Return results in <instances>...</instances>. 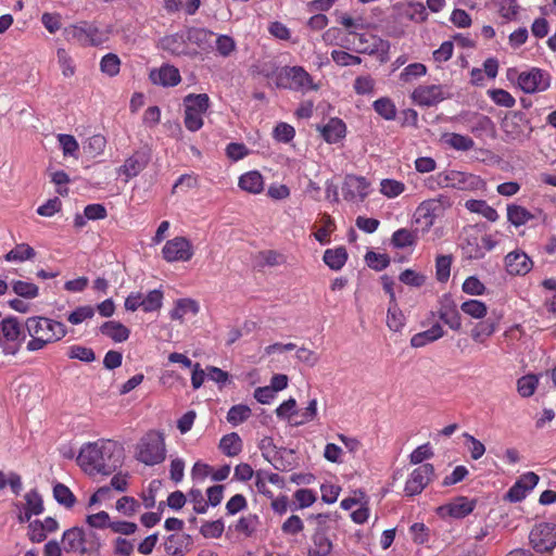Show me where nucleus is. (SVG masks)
I'll use <instances>...</instances> for the list:
<instances>
[{
	"label": "nucleus",
	"mask_w": 556,
	"mask_h": 556,
	"mask_svg": "<svg viewBox=\"0 0 556 556\" xmlns=\"http://www.w3.org/2000/svg\"><path fill=\"white\" fill-rule=\"evenodd\" d=\"M352 45L357 53L372 54L379 49L380 39L370 34L355 33Z\"/></svg>",
	"instance_id": "obj_26"
},
{
	"label": "nucleus",
	"mask_w": 556,
	"mask_h": 556,
	"mask_svg": "<svg viewBox=\"0 0 556 556\" xmlns=\"http://www.w3.org/2000/svg\"><path fill=\"white\" fill-rule=\"evenodd\" d=\"M387 325L392 331H401L405 325V317L397 307L396 302H394V304L390 303L387 314Z\"/></svg>",
	"instance_id": "obj_46"
},
{
	"label": "nucleus",
	"mask_w": 556,
	"mask_h": 556,
	"mask_svg": "<svg viewBox=\"0 0 556 556\" xmlns=\"http://www.w3.org/2000/svg\"><path fill=\"white\" fill-rule=\"evenodd\" d=\"M365 261L368 267L376 271H381L387 268L390 264V257L384 253H376L369 251L365 255Z\"/></svg>",
	"instance_id": "obj_51"
},
{
	"label": "nucleus",
	"mask_w": 556,
	"mask_h": 556,
	"mask_svg": "<svg viewBox=\"0 0 556 556\" xmlns=\"http://www.w3.org/2000/svg\"><path fill=\"white\" fill-rule=\"evenodd\" d=\"M332 549V543L323 531H316L312 538V544L308 547L307 556H329Z\"/></svg>",
	"instance_id": "obj_29"
},
{
	"label": "nucleus",
	"mask_w": 556,
	"mask_h": 556,
	"mask_svg": "<svg viewBox=\"0 0 556 556\" xmlns=\"http://www.w3.org/2000/svg\"><path fill=\"white\" fill-rule=\"evenodd\" d=\"M136 457L147 466L163 463L166 458L164 434L156 430L146 433L138 443Z\"/></svg>",
	"instance_id": "obj_4"
},
{
	"label": "nucleus",
	"mask_w": 556,
	"mask_h": 556,
	"mask_svg": "<svg viewBox=\"0 0 556 556\" xmlns=\"http://www.w3.org/2000/svg\"><path fill=\"white\" fill-rule=\"evenodd\" d=\"M276 85L279 88L302 93L318 89V85L314 83L313 77L302 66L281 67L276 75Z\"/></svg>",
	"instance_id": "obj_5"
},
{
	"label": "nucleus",
	"mask_w": 556,
	"mask_h": 556,
	"mask_svg": "<svg viewBox=\"0 0 556 556\" xmlns=\"http://www.w3.org/2000/svg\"><path fill=\"white\" fill-rule=\"evenodd\" d=\"M438 314L439 318L452 330L457 331L462 328V317L455 305H443Z\"/></svg>",
	"instance_id": "obj_35"
},
{
	"label": "nucleus",
	"mask_w": 556,
	"mask_h": 556,
	"mask_svg": "<svg viewBox=\"0 0 556 556\" xmlns=\"http://www.w3.org/2000/svg\"><path fill=\"white\" fill-rule=\"evenodd\" d=\"M518 85L527 93L541 92L549 87L551 76L547 72L533 67L519 74Z\"/></svg>",
	"instance_id": "obj_12"
},
{
	"label": "nucleus",
	"mask_w": 556,
	"mask_h": 556,
	"mask_svg": "<svg viewBox=\"0 0 556 556\" xmlns=\"http://www.w3.org/2000/svg\"><path fill=\"white\" fill-rule=\"evenodd\" d=\"M391 240L395 248L404 249L415 244L416 237L410 230L401 228L393 232Z\"/></svg>",
	"instance_id": "obj_50"
},
{
	"label": "nucleus",
	"mask_w": 556,
	"mask_h": 556,
	"mask_svg": "<svg viewBox=\"0 0 556 556\" xmlns=\"http://www.w3.org/2000/svg\"><path fill=\"white\" fill-rule=\"evenodd\" d=\"M26 334L17 318L8 317L0 321V348L5 355H15L23 342Z\"/></svg>",
	"instance_id": "obj_8"
},
{
	"label": "nucleus",
	"mask_w": 556,
	"mask_h": 556,
	"mask_svg": "<svg viewBox=\"0 0 556 556\" xmlns=\"http://www.w3.org/2000/svg\"><path fill=\"white\" fill-rule=\"evenodd\" d=\"M149 77L154 85L163 87L177 86L181 80L179 70L170 64H164L160 68L152 70Z\"/></svg>",
	"instance_id": "obj_20"
},
{
	"label": "nucleus",
	"mask_w": 556,
	"mask_h": 556,
	"mask_svg": "<svg viewBox=\"0 0 556 556\" xmlns=\"http://www.w3.org/2000/svg\"><path fill=\"white\" fill-rule=\"evenodd\" d=\"M460 309L463 313L475 319H482L488 313L486 305L479 300H468L463 302Z\"/></svg>",
	"instance_id": "obj_41"
},
{
	"label": "nucleus",
	"mask_w": 556,
	"mask_h": 556,
	"mask_svg": "<svg viewBox=\"0 0 556 556\" xmlns=\"http://www.w3.org/2000/svg\"><path fill=\"white\" fill-rule=\"evenodd\" d=\"M452 257L450 255H440L435 260L437 279L445 282L450 278Z\"/></svg>",
	"instance_id": "obj_61"
},
{
	"label": "nucleus",
	"mask_w": 556,
	"mask_h": 556,
	"mask_svg": "<svg viewBox=\"0 0 556 556\" xmlns=\"http://www.w3.org/2000/svg\"><path fill=\"white\" fill-rule=\"evenodd\" d=\"M216 50L219 55L227 58L236 50V41L228 35H219L215 40Z\"/></svg>",
	"instance_id": "obj_63"
},
{
	"label": "nucleus",
	"mask_w": 556,
	"mask_h": 556,
	"mask_svg": "<svg viewBox=\"0 0 556 556\" xmlns=\"http://www.w3.org/2000/svg\"><path fill=\"white\" fill-rule=\"evenodd\" d=\"M56 139L64 157L71 156L76 160L78 159L79 144L74 136L59 134Z\"/></svg>",
	"instance_id": "obj_37"
},
{
	"label": "nucleus",
	"mask_w": 556,
	"mask_h": 556,
	"mask_svg": "<svg viewBox=\"0 0 556 556\" xmlns=\"http://www.w3.org/2000/svg\"><path fill=\"white\" fill-rule=\"evenodd\" d=\"M530 544L538 553L549 552L556 547V525L540 522L529 534Z\"/></svg>",
	"instance_id": "obj_9"
},
{
	"label": "nucleus",
	"mask_w": 556,
	"mask_h": 556,
	"mask_svg": "<svg viewBox=\"0 0 556 556\" xmlns=\"http://www.w3.org/2000/svg\"><path fill=\"white\" fill-rule=\"evenodd\" d=\"M106 139L102 135H93L84 144V151L90 157H97L104 152Z\"/></svg>",
	"instance_id": "obj_44"
},
{
	"label": "nucleus",
	"mask_w": 556,
	"mask_h": 556,
	"mask_svg": "<svg viewBox=\"0 0 556 556\" xmlns=\"http://www.w3.org/2000/svg\"><path fill=\"white\" fill-rule=\"evenodd\" d=\"M151 150L148 147L136 150L124 164L118 168V174L124 175L126 180L138 176L150 163Z\"/></svg>",
	"instance_id": "obj_13"
},
{
	"label": "nucleus",
	"mask_w": 556,
	"mask_h": 556,
	"mask_svg": "<svg viewBox=\"0 0 556 556\" xmlns=\"http://www.w3.org/2000/svg\"><path fill=\"white\" fill-rule=\"evenodd\" d=\"M445 334L443 327L440 324L432 325L429 329L414 334L410 339L413 348H422L428 343L441 339Z\"/></svg>",
	"instance_id": "obj_27"
},
{
	"label": "nucleus",
	"mask_w": 556,
	"mask_h": 556,
	"mask_svg": "<svg viewBox=\"0 0 556 556\" xmlns=\"http://www.w3.org/2000/svg\"><path fill=\"white\" fill-rule=\"evenodd\" d=\"M293 497L300 509L307 508L317 501L316 492L311 489H299L294 492Z\"/></svg>",
	"instance_id": "obj_58"
},
{
	"label": "nucleus",
	"mask_w": 556,
	"mask_h": 556,
	"mask_svg": "<svg viewBox=\"0 0 556 556\" xmlns=\"http://www.w3.org/2000/svg\"><path fill=\"white\" fill-rule=\"evenodd\" d=\"M451 206V199L444 194L425 200L417 206L414 214V222L417 225H420L424 231H429L434 225L439 213Z\"/></svg>",
	"instance_id": "obj_7"
},
{
	"label": "nucleus",
	"mask_w": 556,
	"mask_h": 556,
	"mask_svg": "<svg viewBox=\"0 0 556 556\" xmlns=\"http://www.w3.org/2000/svg\"><path fill=\"white\" fill-rule=\"evenodd\" d=\"M273 136L276 141L288 143L294 138L295 130L290 124L281 122L274 128Z\"/></svg>",
	"instance_id": "obj_62"
},
{
	"label": "nucleus",
	"mask_w": 556,
	"mask_h": 556,
	"mask_svg": "<svg viewBox=\"0 0 556 556\" xmlns=\"http://www.w3.org/2000/svg\"><path fill=\"white\" fill-rule=\"evenodd\" d=\"M496 330L495 324L486 319L484 321L478 323L472 329H471V338L476 342L483 343L485 339L491 337Z\"/></svg>",
	"instance_id": "obj_42"
},
{
	"label": "nucleus",
	"mask_w": 556,
	"mask_h": 556,
	"mask_svg": "<svg viewBox=\"0 0 556 556\" xmlns=\"http://www.w3.org/2000/svg\"><path fill=\"white\" fill-rule=\"evenodd\" d=\"M84 529L72 528L66 530L62 536L63 549L66 553H78L86 554V547H84Z\"/></svg>",
	"instance_id": "obj_23"
},
{
	"label": "nucleus",
	"mask_w": 556,
	"mask_h": 556,
	"mask_svg": "<svg viewBox=\"0 0 556 556\" xmlns=\"http://www.w3.org/2000/svg\"><path fill=\"white\" fill-rule=\"evenodd\" d=\"M53 496L59 504L65 506L66 508L73 507L76 501L73 492L62 483L54 485Z\"/></svg>",
	"instance_id": "obj_49"
},
{
	"label": "nucleus",
	"mask_w": 556,
	"mask_h": 556,
	"mask_svg": "<svg viewBox=\"0 0 556 556\" xmlns=\"http://www.w3.org/2000/svg\"><path fill=\"white\" fill-rule=\"evenodd\" d=\"M427 67L421 63H412L407 65L400 74V79L403 83H409L413 79L426 75Z\"/></svg>",
	"instance_id": "obj_60"
},
{
	"label": "nucleus",
	"mask_w": 556,
	"mask_h": 556,
	"mask_svg": "<svg viewBox=\"0 0 556 556\" xmlns=\"http://www.w3.org/2000/svg\"><path fill=\"white\" fill-rule=\"evenodd\" d=\"M184 124L192 132L204 125V115L210 109V98L206 93H189L184 98Z\"/></svg>",
	"instance_id": "obj_6"
},
{
	"label": "nucleus",
	"mask_w": 556,
	"mask_h": 556,
	"mask_svg": "<svg viewBox=\"0 0 556 556\" xmlns=\"http://www.w3.org/2000/svg\"><path fill=\"white\" fill-rule=\"evenodd\" d=\"M477 501L469 500L466 496H458L452 502L441 506L439 513L441 515H448L453 518L460 519L470 515L476 508Z\"/></svg>",
	"instance_id": "obj_19"
},
{
	"label": "nucleus",
	"mask_w": 556,
	"mask_h": 556,
	"mask_svg": "<svg viewBox=\"0 0 556 556\" xmlns=\"http://www.w3.org/2000/svg\"><path fill=\"white\" fill-rule=\"evenodd\" d=\"M446 97L443 87L440 85L419 86L412 93L413 102L419 106L437 105Z\"/></svg>",
	"instance_id": "obj_16"
},
{
	"label": "nucleus",
	"mask_w": 556,
	"mask_h": 556,
	"mask_svg": "<svg viewBox=\"0 0 556 556\" xmlns=\"http://www.w3.org/2000/svg\"><path fill=\"white\" fill-rule=\"evenodd\" d=\"M102 334L111 338L114 342L121 343L129 338V329L119 321H105L100 327Z\"/></svg>",
	"instance_id": "obj_30"
},
{
	"label": "nucleus",
	"mask_w": 556,
	"mask_h": 556,
	"mask_svg": "<svg viewBox=\"0 0 556 556\" xmlns=\"http://www.w3.org/2000/svg\"><path fill=\"white\" fill-rule=\"evenodd\" d=\"M239 187L249 193L258 194L264 190V179L260 172L251 170L239 177Z\"/></svg>",
	"instance_id": "obj_28"
},
{
	"label": "nucleus",
	"mask_w": 556,
	"mask_h": 556,
	"mask_svg": "<svg viewBox=\"0 0 556 556\" xmlns=\"http://www.w3.org/2000/svg\"><path fill=\"white\" fill-rule=\"evenodd\" d=\"M24 329L30 338L26 344L28 352L43 350L49 344L61 341L67 334V327L63 323L45 316L26 318Z\"/></svg>",
	"instance_id": "obj_2"
},
{
	"label": "nucleus",
	"mask_w": 556,
	"mask_h": 556,
	"mask_svg": "<svg viewBox=\"0 0 556 556\" xmlns=\"http://www.w3.org/2000/svg\"><path fill=\"white\" fill-rule=\"evenodd\" d=\"M539 378L535 375H526L517 380V391L522 397H530L536 390Z\"/></svg>",
	"instance_id": "obj_43"
},
{
	"label": "nucleus",
	"mask_w": 556,
	"mask_h": 556,
	"mask_svg": "<svg viewBox=\"0 0 556 556\" xmlns=\"http://www.w3.org/2000/svg\"><path fill=\"white\" fill-rule=\"evenodd\" d=\"M504 263L506 271L513 276H525L533 267V262L530 256L519 249L509 252L505 256Z\"/></svg>",
	"instance_id": "obj_17"
},
{
	"label": "nucleus",
	"mask_w": 556,
	"mask_h": 556,
	"mask_svg": "<svg viewBox=\"0 0 556 556\" xmlns=\"http://www.w3.org/2000/svg\"><path fill=\"white\" fill-rule=\"evenodd\" d=\"M11 286L14 293L25 299H35L39 294L38 287L29 281L14 280Z\"/></svg>",
	"instance_id": "obj_47"
},
{
	"label": "nucleus",
	"mask_w": 556,
	"mask_h": 556,
	"mask_svg": "<svg viewBox=\"0 0 556 556\" xmlns=\"http://www.w3.org/2000/svg\"><path fill=\"white\" fill-rule=\"evenodd\" d=\"M258 517L256 515H248L241 517L236 525V531L243 533L245 536H251L257 528Z\"/></svg>",
	"instance_id": "obj_53"
},
{
	"label": "nucleus",
	"mask_w": 556,
	"mask_h": 556,
	"mask_svg": "<svg viewBox=\"0 0 556 556\" xmlns=\"http://www.w3.org/2000/svg\"><path fill=\"white\" fill-rule=\"evenodd\" d=\"M323 260L332 270H340L348 260V252L344 247L328 249L325 251Z\"/></svg>",
	"instance_id": "obj_33"
},
{
	"label": "nucleus",
	"mask_w": 556,
	"mask_h": 556,
	"mask_svg": "<svg viewBox=\"0 0 556 556\" xmlns=\"http://www.w3.org/2000/svg\"><path fill=\"white\" fill-rule=\"evenodd\" d=\"M243 442L237 432L224 435L219 441L220 451L228 457H235L242 451Z\"/></svg>",
	"instance_id": "obj_31"
},
{
	"label": "nucleus",
	"mask_w": 556,
	"mask_h": 556,
	"mask_svg": "<svg viewBox=\"0 0 556 556\" xmlns=\"http://www.w3.org/2000/svg\"><path fill=\"white\" fill-rule=\"evenodd\" d=\"M405 190V185L395 179H382L380 182V191L383 195L392 199L396 198Z\"/></svg>",
	"instance_id": "obj_55"
},
{
	"label": "nucleus",
	"mask_w": 556,
	"mask_h": 556,
	"mask_svg": "<svg viewBox=\"0 0 556 556\" xmlns=\"http://www.w3.org/2000/svg\"><path fill=\"white\" fill-rule=\"evenodd\" d=\"M25 510L34 515H40L43 511V501L37 490H30L25 494Z\"/></svg>",
	"instance_id": "obj_54"
},
{
	"label": "nucleus",
	"mask_w": 556,
	"mask_h": 556,
	"mask_svg": "<svg viewBox=\"0 0 556 556\" xmlns=\"http://www.w3.org/2000/svg\"><path fill=\"white\" fill-rule=\"evenodd\" d=\"M251 416V408L243 404L233 405L227 413V421L232 426H238Z\"/></svg>",
	"instance_id": "obj_45"
},
{
	"label": "nucleus",
	"mask_w": 556,
	"mask_h": 556,
	"mask_svg": "<svg viewBox=\"0 0 556 556\" xmlns=\"http://www.w3.org/2000/svg\"><path fill=\"white\" fill-rule=\"evenodd\" d=\"M323 138L328 143H337L344 138L346 132V126L340 118H330L329 122L318 127Z\"/></svg>",
	"instance_id": "obj_25"
},
{
	"label": "nucleus",
	"mask_w": 556,
	"mask_h": 556,
	"mask_svg": "<svg viewBox=\"0 0 556 556\" xmlns=\"http://www.w3.org/2000/svg\"><path fill=\"white\" fill-rule=\"evenodd\" d=\"M162 304L163 292L159 289L151 290L147 295H142V309L147 313L160 309Z\"/></svg>",
	"instance_id": "obj_48"
},
{
	"label": "nucleus",
	"mask_w": 556,
	"mask_h": 556,
	"mask_svg": "<svg viewBox=\"0 0 556 556\" xmlns=\"http://www.w3.org/2000/svg\"><path fill=\"white\" fill-rule=\"evenodd\" d=\"M157 47L174 56L189 55L186 31L166 35L159 40Z\"/></svg>",
	"instance_id": "obj_18"
},
{
	"label": "nucleus",
	"mask_w": 556,
	"mask_h": 556,
	"mask_svg": "<svg viewBox=\"0 0 556 556\" xmlns=\"http://www.w3.org/2000/svg\"><path fill=\"white\" fill-rule=\"evenodd\" d=\"M63 36L66 41L84 48L99 47L109 39L106 30L88 21H80L66 26Z\"/></svg>",
	"instance_id": "obj_3"
},
{
	"label": "nucleus",
	"mask_w": 556,
	"mask_h": 556,
	"mask_svg": "<svg viewBox=\"0 0 556 556\" xmlns=\"http://www.w3.org/2000/svg\"><path fill=\"white\" fill-rule=\"evenodd\" d=\"M163 258L168 263L188 262L193 256L191 242L185 237H175L164 244Z\"/></svg>",
	"instance_id": "obj_10"
},
{
	"label": "nucleus",
	"mask_w": 556,
	"mask_h": 556,
	"mask_svg": "<svg viewBox=\"0 0 556 556\" xmlns=\"http://www.w3.org/2000/svg\"><path fill=\"white\" fill-rule=\"evenodd\" d=\"M123 459L122 445L112 440H98L83 445L77 463L90 476H109L122 466Z\"/></svg>",
	"instance_id": "obj_1"
},
{
	"label": "nucleus",
	"mask_w": 556,
	"mask_h": 556,
	"mask_svg": "<svg viewBox=\"0 0 556 556\" xmlns=\"http://www.w3.org/2000/svg\"><path fill=\"white\" fill-rule=\"evenodd\" d=\"M186 36L188 43L197 46L201 50H207L212 48L213 37L215 34L204 27H187Z\"/></svg>",
	"instance_id": "obj_22"
},
{
	"label": "nucleus",
	"mask_w": 556,
	"mask_h": 556,
	"mask_svg": "<svg viewBox=\"0 0 556 556\" xmlns=\"http://www.w3.org/2000/svg\"><path fill=\"white\" fill-rule=\"evenodd\" d=\"M36 255L35 250L27 243H20L4 255L8 262H24Z\"/></svg>",
	"instance_id": "obj_38"
},
{
	"label": "nucleus",
	"mask_w": 556,
	"mask_h": 556,
	"mask_svg": "<svg viewBox=\"0 0 556 556\" xmlns=\"http://www.w3.org/2000/svg\"><path fill=\"white\" fill-rule=\"evenodd\" d=\"M434 476V467L432 464H421L415 468L408 476L404 492L407 496L420 494L429 484Z\"/></svg>",
	"instance_id": "obj_11"
},
{
	"label": "nucleus",
	"mask_w": 556,
	"mask_h": 556,
	"mask_svg": "<svg viewBox=\"0 0 556 556\" xmlns=\"http://www.w3.org/2000/svg\"><path fill=\"white\" fill-rule=\"evenodd\" d=\"M139 507V502L131 496H123L116 502V509L128 517L135 515Z\"/></svg>",
	"instance_id": "obj_64"
},
{
	"label": "nucleus",
	"mask_w": 556,
	"mask_h": 556,
	"mask_svg": "<svg viewBox=\"0 0 556 556\" xmlns=\"http://www.w3.org/2000/svg\"><path fill=\"white\" fill-rule=\"evenodd\" d=\"M192 544L191 535L176 532L165 539L164 551L170 556H184L191 548Z\"/></svg>",
	"instance_id": "obj_21"
},
{
	"label": "nucleus",
	"mask_w": 556,
	"mask_h": 556,
	"mask_svg": "<svg viewBox=\"0 0 556 556\" xmlns=\"http://www.w3.org/2000/svg\"><path fill=\"white\" fill-rule=\"evenodd\" d=\"M465 207L471 213L482 215L489 222H496L498 219L497 211L490 206L484 200H467Z\"/></svg>",
	"instance_id": "obj_32"
},
{
	"label": "nucleus",
	"mask_w": 556,
	"mask_h": 556,
	"mask_svg": "<svg viewBox=\"0 0 556 556\" xmlns=\"http://www.w3.org/2000/svg\"><path fill=\"white\" fill-rule=\"evenodd\" d=\"M94 316V308L90 305L78 306L67 316V320L72 325H79Z\"/></svg>",
	"instance_id": "obj_57"
},
{
	"label": "nucleus",
	"mask_w": 556,
	"mask_h": 556,
	"mask_svg": "<svg viewBox=\"0 0 556 556\" xmlns=\"http://www.w3.org/2000/svg\"><path fill=\"white\" fill-rule=\"evenodd\" d=\"M100 71L109 76L114 77L121 71V59L115 53H108L100 61Z\"/></svg>",
	"instance_id": "obj_40"
},
{
	"label": "nucleus",
	"mask_w": 556,
	"mask_h": 556,
	"mask_svg": "<svg viewBox=\"0 0 556 556\" xmlns=\"http://www.w3.org/2000/svg\"><path fill=\"white\" fill-rule=\"evenodd\" d=\"M375 112L386 121H393L396 116V108L389 98H379L372 103Z\"/></svg>",
	"instance_id": "obj_39"
},
{
	"label": "nucleus",
	"mask_w": 556,
	"mask_h": 556,
	"mask_svg": "<svg viewBox=\"0 0 556 556\" xmlns=\"http://www.w3.org/2000/svg\"><path fill=\"white\" fill-rule=\"evenodd\" d=\"M199 312V304L191 299H180L176 302L175 307L170 312V318L174 320H181L186 315H197Z\"/></svg>",
	"instance_id": "obj_34"
},
{
	"label": "nucleus",
	"mask_w": 556,
	"mask_h": 556,
	"mask_svg": "<svg viewBox=\"0 0 556 556\" xmlns=\"http://www.w3.org/2000/svg\"><path fill=\"white\" fill-rule=\"evenodd\" d=\"M444 141L456 151H469L475 147V141L469 137L456 132L446 134Z\"/></svg>",
	"instance_id": "obj_36"
},
{
	"label": "nucleus",
	"mask_w": 556,
	"mask_h": 556,
	"mask_svg": "<svg viewBox=\"0 0 556 556\" xmlns=\"http://www.w3.org/2000/svg\"><path fill=\"white\" fill-rule=\"evenodd\" d=\"M442 177L440 178L443 188H454L459 190L475 189L480 182L479 177L467 174L459 170H444L441 172Z\"/></svg>",
	"instance_id": "obj_15"
},
{
	"label": "nucleus",
	"mask_w": 556,
	"mask_h": 556,
	"mask_svg": "<svg viewBox=\"0 0 556 556\" xmlns=\"http://www.w3.org/2000/svg\"><path fill=\"white\" fill-rule=\"evenodd\" d=\"M58 64L64 77H72L75 74V64L72 56L64 48L56 50Z\"/></svg>",
	"instance_id": "obj_52"
},
{
	"label": "nucleus",
	"mask_w": 556,
	"mask_h": 556,
	"mask_svg": "<svg viewBox=\"0 0 556 556\" xmlns=\"http://www.w3.org/2000/svg\"><path fill=\"white\" fill-rule=\"evenodd\" d=\"M224 528L223 520L218 519L204 522L200 528V532L204 538L218 539L222 536Z\"/></svg>",
	"instance_id": "obj_59"
},
{
	"label": "nucleus",
	"mask_w": 556,
	"mask_h": 556,
	"mask_svg": "<svg viewBox=\"0 0 556 556\" xmlns=\"http://www.w3.org/2000/svg\"><path fill=\"white\" fill-rule=\"evenodd\" d=\"M343 198L350 202H363L369 194V182L364 177L348 175L342 187Z\"/></svg>",
	"instance_id": "obj_14"
},
{
	"label": "nucleus",
	"mask_w": 556,
	"mask_h": 556,
	"mask_svg": "<svg viewBox=\"0 0 556 556\" xmlns=\"http://www.w3.org/2000/svg\"><path fill=\"white\" fill-rule=\"evenodd\" d=\"M67 356L72 359H79L85 363H91L96 358L92 349L78 344L70 346Z\"/></svg>",
	"instance_id": "obj_56"
},
{
	"label": "nucleus",
	"mask_w": 556,
	"mask_h": 556,
	"mask_svg": "<svg viewBox=\"0 0 556 556\" xmlns=\"http://www.w3.org/2000/svg\"><path fill=\"white\" fill-rule=\"evenodd\" d=\"M506 211L507 220L515 227H520L528 224L530 220L535 219L538 217V214L542 213L540 210L531 212L525 206L514 203L508 204Z\"/></svg>",
	"instance_id": "obj_24"
}]
</instances>
